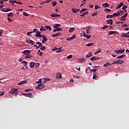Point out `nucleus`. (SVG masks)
<instances>
[{"label":"nucleus","instance_id":"7ed1b4c3","mask_svg":"<svg viewBox=\"0 0 129 129\" xmlns=\"http://www.w3.org/2000/svg\"><path fill=\"white\" fill-rule=\"evenodd\" d=\"M23 95L26 97H29L30 98H32L33 97L32 93H23Z\"/></svg>","mask_w":129,"mask_h":129},{"label":"nucleus","instance_id":"3c124183","mask_svg":"<svg viewBox=\"0 0 129 129\" xmlns=\"http://www.w3.org/2000/svg\"><path fill=\"white\" fill-rule=\"evenodd\" d=\"M74 78H75V79H80V77H79V76H77V75H74Z\"/></svg>","mask_w":129,"mask_h":129},{"label":"nucleus","instance_id":"c03bdc74","mask_svg":"<svg viewBox=\"0 0 129 129\" xmlns=\"http://www.w3.org/2000/svg\"><path fill=\"white\" fill-rule=\"evenodd\" d=\"M24 91L25 92H30L31 91V89H26L24 90Z\"/></svg>","mask_w":129,"mask_h":129},{"label":"nucleus","instance_id":"58836bf2","mask_svg":"<svg viewBox=\"0 0 129 129\" xmlns=\"http://www.w3.org/2000/svg\"><path fill=\"white\" fill-rule=\"evenodd\" d=\"M32 58V56L30 54L27 55V56H25V58Z\"/></svg>","mask_w":129,"mask_h":129},{"label":"nucleus","instance_id":"1a4fd4ad","mask_svg":"<svg viewBox=\"0 0 129 129\" xmlns=\"http://www.w3.org/2000/svg\"><path fill=\"white\" fill-rule=\"evenodd\" d=\"M36 64V62L32 61L29 63V67H30V68H34Z\"/></svg>","mask_w":129,"mask_h":129},{"label":"nucleus","instance_id":"f257e3e1","mask_svg":"<svg viewBox=\"0 0 129 129\" xmlns=\"http://www.w3.org/2000/svg\"><path fill=\"white\" fill-rule=\"evenodd\" d=\"M9 94L11 95H17L18 94V89L15 88V89H11V91L9 92Z\"/></svg>","mask_w":129,"mask_h":129},{"label":"nucleus","instance_id":"4c0bfd02","mask_svg":"<svg viewBox=\"0 0 129 129\" xmlns=\"http://www.w3.org/2000/svg\"><path fill=\"white\" fill-rule=\"evenodd\" d=\"M12 11V9H6V11H4V12L7 13L8 12Z\"/></svg>","mask_w":129,"mask_h":129},{"label":"nucleus","instance_id":"bf43d9fd","mask_svg":"<svg viewBox=\"0 0 129 129\" xmlns=\"http://www.w3.org/2000/svg\"><path fill=\"white\" fill-rule=\"evenodd\" d=\"M21 69L26 70L27 69H28V68L26 66H24L23 68H21Z\"/></svg>","mask_w":129,"mask_h":129},{"label":"nucleus","instance_id":"bb28decb","mask_svg":"<svg viewBox=\"0 0 129 129\" xmlns=\"http://www.w3.org/2000/svg\"><path fill=\"white\" fill-rule=\"evenodd\" d=\"M41 38H42V39H43V40H42V41H48V39H47V37H46L45 36H44V35L42 36L41 37Z\"/></svg>","mask_w":129,"mask_h":129},{"label":"nucleus","instance_id":"6e6d98bb","mask_svg":"<svg viewBox=\"0 0 129 129\" xmlns=\"http://www.w3.org/2000/svg\"><path fill=\"white\" fill-rule=\"evenodd\" d=\"M72 57L73 56L72 55H69L68 56V57H67V58H68V59H71Z\"/></svg>","mask_w":129,"mask_h":129},{"label":"nucleus","instance_id":"aec40b11","mask_svg":"<svg viewBox=\"0 0 129 129\" xmlns=\"http://www.w3.org/2000/svg\"><path fill=\"white\" fill-rule=\"evenodd\" d=\"M98 59H99V58H98V57H92V58H91L90 60H91L92 61H94V60H98Z\"/></svg>","mask_w":129,"mask_h":129},{"label":"nucleus","instance_id":"c756f323","mask_svg":"<svg viewBox=\"0 0 129 129\" xmlns=\"http://www.w3.org/2000/svg\"><path fill=\"white\" fill-rule=\"evenodd\" d=\"M127 33H124L123 34L121 35V37L122 38H127Z\"/></svg>","mask_w":129,"mask_h":129},{"label":"nucleus","instance_id":"052dcab7","mask_svg":"<svg viewBox=\"0 0 129 129\" xmlns=\"http://www.w3.org/2000/svg\"><path fill=\"white\" fill-rule=\"evenodd\" d=\"M27 43H29V44H31V45H34L35 44V42L33 41H31L30 42H27Z\"/></svg>","mask_w":129,"mask_h":129},{"label":"nucleus","instance_id":"423d86ee","mask_svg":"<svg viewBox=\"0 0 129 129\" xmlns=\"http://www.w3.org/2000/svg\"><path fill=\"white\" fill-rule=\"evenodd\" d=\"M31 51L30 50H25L23 51V53L25 55H30Z\"/></svg>","mask_w":129,"mask_h":129},{"label":"nucleus","instance_id":"c85d7f7f","mask_svg":"<svg viewBox=\"0 0 129 129\" xmlns=\"http://www.w3.org/2000/svg\"><path fill=\"white\" fill-rule=\"evenodd\" d=\"M44 28H45L47 30H48L49 31H50L51 30V27L50 26H46L44 27Z\"/></svg>","mask_w":129,"mask_h":129},{"label":"nucleus","instance_id":"e433bc0d","mask_svg":"<svg viewBox=\"0 0 129 129\" xmlns=\"http://www.w3.org/2000/svg\"><path fill=\"white\" fill-rule=\"evenodd\" d=\"M37 54H38L39 56H42L43 53L41 52V50H39L38 52H37Z\"/></svg>","mask_w":129,"mask_h":129},{"label":"nucleus","instance_id":"393cba45","mask_svg":"<svg viewBox=\"0 0 129 129\" xmlns=\"http://www.w3.org/2000/svg\"><path fill=\"white\" fill-rule=\"evenodd\" d=\"M115 33H116V31H109L108 35L109 36L112 35L114 34Z\"/></svg>","mask_w":129,"mask_h":129},{"label":"nucleus","instance_id":"8fccbe9b","mask_svg":"<svg viewBox=\"0 0 129 129\" xmlns=\"http://www.w3.org/2000/svg\"><path fill=\"white\" fill-rule=\"evenodd\" d=\"M46 49V47L45 46H41V48H40V49L41 50V51H43Z\"/></svg>","mask_w":129,"mask_h":129},{"label":"nucleus","instance_id":"f8f14e48","mask_svg":"<svg viewBox=\"0 0 129 129\" xmlns=\"http://www.w3.org/2000/svg\"><path fill=\"white\" fill-rule=\"evenodd\" d=\"M60 15L59 14H51V17L52 18H57V17H60Z\"/></svg>","mask_w":129,"mask_h":129},{"label":"nucleus","instance_id":"cd10ccee","mask_svg":"<svg viewBox=\"0 0 129 129\" xmlns=\"http://www.w3.org/2000/svg\"><path fill=\"white\" fill-rule=\"evenodd\" d=\"M47 30V29H45L43 26H41V28H40V31H45Z\"/></svg>","mask_w":129,"mask_h":129},{"label":"nucleus","instance_id":"ddd939ff","mask_svg":"<svg viewBox=\"0 0 129 129\" xmlns=\"http://www.w3.org/2000/svg\"><path fill=\"white\" fill-rule=\"evenodd\" d=\"M61 25L59 24H55L53 26V28H59Z\"/></svg>","mask_w":129,"mask_h":129},{"label":"nucleus","instance_id":"79ce46f5","mask_svg":"<svg viewBox=\"0 0 129 129\" xmlns=\"http://www.w3.org/2000/svg\"><path fill=\"white\" fill-rule=\"evenodd\" d=\"M36 44L39 45V46H40V47H42V44L41 42H36Z\"/></svg>","mask_w":129,"mask_h":129},{"label":"nucleus","instance_id":"69168bd1","mask_svg":"<svg viewBox=\"0 0 129 129\" xmlns=\"http://www.w3.org/2000/svg\"><path fill=\"white\" fill-rule=\"evenodd\" d=\"M22 63L24 64V66H26L27 65V61H26L25 60H23V61H22Z\"/></svg>","mask_w":129,"mask_h":129},{"label":"nucleus","instance_id":"a878e982","mask_svg":"<svg viewBox=\"0 0 129 129\" xmlns=\"http://www.w3.org/2000/svg\"><path fill=\"white\" fill-rule=\"evenodd\" d=\"M75 30V28H71L70 29H69V30L68 31V32H69V33H72L74 32Z\"/></svg>","mask_w":129,"mask_h":129},{"label":"nucleus","instance_id":"e2e57ef3","mask_svg":"<svg viewBox=\"0 0 129 129\" xmlns=\"http://www.w3.org/2000/svg\"><path fill=\"white\" fill-rule=\"evenodd\" d=\"M7 21H8V22H10L13 21V20H12V19H11V18H10L9 17H8V18H7Z\"/></svg>","mask_w":129,"mask_h":129},{"label":"nucleus","instance_id":"72a5a7b5","mask_svg":"<svg viewBox=\"0 0 129 129\" xmlns=\"http://www.w3.org/2000/svg\"><path fill=\"white\" fill-rule=\"evenodd\" d=\"M104 12H105L106 13H110V12H111V10H110L109 9H104Z\"/></svg>","mask_w":129,"mask_h":129},{"label":"nucleus","instance_id":"f704fd0d","mask_svg":"<svg viewBox=\"0 0 129 129\" xmlns=\"http://www.w3.org/2000/svg\"><path fill=\"white\" fill-rule=\"evenodd\" d=\"M87 11V9H82V10H80V13H83L84 12H86Z\"/></svg>","mask_w":129,"mask_h":129},{"label":"nucleus","instance_id":"9b49d317","mask_svg":"<svg viewBox=\"0 0 129 129\" xmlns=\"http://www.w3.org/2000/svg\"><path fill=\"white\" fill-rule=\"evenodd\" d=\"M106 23L109 25H112L113 24V20L112 19H109L106 21Z\"/></svg>","mask_w":129,"mask_h":129},{"label":"nucleus","instance_id":"4be33fe9","mask_svg":"<svg viewBox=\"0 0 129 129\" xmlns=\"http://www.w3.org/2000/svg\"><path fill=\"white\" fill-rule=\"evenodd\" d=\"M79 62H86V59L85 58H81L79 59Z\"/></svg>","mask_w":129,"mask_h":129},{"label":"nucleus","instance_id":"ea45409f","mask_svg":"<svg viewBox=\"0 0 129 129\" xmlns=\"http://www.w3.org/2000/svg\"><path fill=\"white\" fill-rule=\"evenodd\" d=\"M7 17H13V13H9L8 15H7Z\"/></svg>","mask_w":129,"mask_h":129},{"label":"nucleus","instance_id":"20e7f679","mask_svg":"<svg viewBox=\"0 0 129 129\" xmlns=\"http://www.w3.org/2000/svg\"><path fill=\"white\" fill-rule=\"evenodd\" d=\"M44 87H45L44 85L41 84H39L37 87H35V89L37 90H40V89H42V88H44Z\"/></svg>","mask_w":129,"mask_h":129},{"label":"nucleus","instance_id":"473e14b6","mask_svg":"<svg viewBox=\"0 0 129 129\" xmlns=\"http://www.w3.org/2000/svg\"><path fill=\"white\" fill-rule=\"evenodd\" d=\"M93 45H94V43H88L86 45V46H93Z\"/></svg>","mask_w":129,"mask_h":129},{"label":"nucleus","instance_id":"7c9ffc66","mask_svg":"<svg viewBox=\"0 0 129 129\" xmlns=\"http://www.w3.org/2000/svg\"><path fill=\"white\" fill-rule=\"evenodd\" d=\"M109 66H111V64H110L109 62H107V63L103 64V67H107Z\"/></svg>","mask_w":129,"mask_h":129},{"label":"nucleus","instance_id":"680f3d73","mask_svg":"<svg viewBox=\"0 0 129 129\" xmlns=\"http://www.w3.org/2000/svg\"><path fill=\"white\" fill-rule=\"evenodd\" d=\"M97 15H98V12H95L94 13L92 14V16H96Z\"/></svg>","mask_w":129,"mask_h":129},{"label":"nucleus","instance_id":"4468645a","mask_svg":"<svg viewBox=\"0 0 129 129\" xmlns=\"http://www.w3.org/2000/svg\"><path fill=\"white\" fill-rule=\"evenodd\" d=\"M80 9H72V11H73V12H74V13H77L79 12H80Z\"/></svg>","mask_w":129,"mask_h":129},{"label":"nucleus","instance_id":"6ab92c4d","mask_svg":"<svg viewBox=\"0 0 129 129\" xmlns=\"http://www.w3.org/2000/svg\"><path fill=\"white\" fill-rule=\"evenodd\" d=\"M62 51H63L62 47H59L57 49V51H56L55 53H59Z\"/></svg>","mask_w":129,"mask_h":129},{"label":"nucleus","instance_id":"864d4df0","mask_svg":"<svg viewBox=\"0 0 129 129\" xmlns=\"http://www.w3.org/2000/svg\"><path fill=\"white\" fill-rule=\"evenodd\" d=\"M34 47H35V49H39V48L41 47L42 46H37L36 45H34Z\"/></svg>","mask_w":129,"mask_h":129},{"label":"nucleus","instance_id":"b1692460","mask_svg":"<svg viewBox=\"0 0 129 129\" xmlns=\"http://www.w3.org/2000/svg\"><path fill=\"white\" fill-rule=\"evenodd\" d=\"M59 35H60V33L53 34V35H52V37H55L59 36Z\"/></svg>","mask_w":129,"mask_h":129},{"label":"nucleus","instance_id":"412c9836","mask_svg":"<svg viewBox=\"0 0 129 129\" xmlns=\"http://www.w3.org/2000/svg\"><path fill=\"white\" fill-rule=\"evenodd\" d=\"M109 27H110V26L104 25V26H103V27H101V30H104V29H106L109 28Z\"/></svg>","mask_w":129,"mask_h":129},{"label":"nucleus","instance_id":"c9c22d12","mask_svg":"<svg viewBox=\"0 0 129 129\" xmlns=\"http://www.w3.org/2000/svg\"><path fill=\"white\" fill-rule=\"evenodd\" d=\"M126 16H121V19H120V21H125V19L126 18Z\"/></svg>","mask_w":129,"mask_h":129},{"label":"nucleus","instance_id":"9d476101","mask_svg":"<svg viewBox=\"0 0 129 129\" xmlns=\"http://www.w3.org/2000/svg\"><path fill=\"white\" fill-rule=\"evenodd\" d=\"M123 3H121L118 5L117 7H115V9L118 10V9L121 8V7L124 6Z\"/></svg>","mask_w":129,"mask_h":129},{"label":"nucleus","instance_id":"603ef678","mask_svg":"<svg viewBox=\"0 0 129 129\" xmlns=\"http://www.w3.org/2000/svg\"><path fill=\"white\" fill-rule=\"evenodd\" d=\"M99 53H101V50H98V51L95 52V54H97Z\"/></svg>","mask_w":129,"mask_h":129},{"label":"nucleus","instance_id":"a19ab883","mask_svg":"<svg viewBox=\"0 0 129 129\" xmlns=\"http://www.w3.org/2000/svg\"><path fill=\"white\" fill-rule=\"evenodd\" d=\"M88 13V12L83 13L82 15H80V17H83L84 16H85L86 14H87Z\"/></svg>","mask_w":129,"mask_h":129},{"label":"nucleus","instance_id":"09e8293b","mask_svg":"<svg viewBox=\"0 0 129 129\" xmlns=\"http://www.w3.org/2000/svg\"><path fill=\"white\" fill-rule=\"evenodd\" d=\"M111 15H112L113 16H114V17H117V16H121V15H118V14H116L115 13H114V14H113Z\"/></svg>","mask_w":129,"mask_h":129},{"label":"nucleus","instance_id":"2f4dec72","mask_svg":"<svg viewBox=\"0 0 129 129\" xmlns=\"http://www.w3.org/2000/svg\"><path fill=\"white\" fill-rule=\"evenodd\" d=\"M92 56V53L91 52H90L87 55H86V57L89 58V57H91Z\"/></svg>","mask_w":129,"mask_h":129},{"label":"nucleus","instance_id":"338daca9","mask_svg":"<svg viewBox=\"0 0 129 129\" xmlns=\"http://www.w3.org/2000/svg\"><path fill=\"white\" fill-rule=\"evenodd\" d=\"M98 77L97 76L95 75V74H94V75H93V76L92 77V79H93L94 80L96 79Z\"/></svg>","mask_w":129,"mask_h":129},{"label":"nucleus","instance_id":"37998d69","mask_svg":"<svg viewBox=\"0 0 129 129\" xmlns=\"http://www.w3.org/2000/svg\"><path fill=\"white\" fill-rule=\"evenodd\" d=\"M57 31H58V32H60L62 30L61 28H55V29Z\"/></svg>","mask_w":129,"mask_h":129},{"label":"nucleus","instance_id":"dca6fc26","mask_svg":"<svg viewBox=\"0 0 129 129\" xmlns=\"http://www.w3.org/2000/svg\"><path fill=\"white\" fill-rule=\"evenodd\" d=\"M126 56V55H119L118 56L116 57V59H121L123 58L124 57H125Z\"/></svg>","mask_w":129,"mask_h":129},{"label":"nucleus","instance_id":"39448f33","mask_svg":"<svg viewBox=\"0 0 129 129\" xmlns=\"http://www.w3.org/2000/svg\"><path fill=\"white\" fill-rule=\"evenodd\" d=\"M46 83V81L44 79H40L38 81H35V83L36 84H44Z\"/></svg>","mask_w":129,"mask_h":129},{"label":"nucleus","instance_id":"5701e85b","mask_svg":"<svg viewBox=\"0 0 129 129\" xmlns=\"http://www.w3.org/2000/svg\"><path fill=\"white\" fill-rule=\"evenodd\" d=\"M115 61L117 63V64H122L123 63V61L121 60H117Z\"/></svg>","mask_w":129,"mask_h":129},{"label":"nucleus","instance_id":"49530a36","mask_svg":"<svg viewBox=\"0 0 129 129\" xmlns=\"http://www.w3.org/2000/svg\"><path fill=\"white\" fill-rule=\"evenodd\" d=\"M26 42L29 43L30 42L33 41V40H31L30 39V38H26Z\"/></svg>","mask_w":129,"mask_h":129},{"label":"nucleus","instance_id":"4d7b16f0","mask_svg":"<svg viewBox=\"0 0 129 129\" xmlns=\"http://www.w3.org/2000/svg\"><path fill=\"white\" fill-rule=\"evenodd\" d=\"M41 80H44L45 82L50 81V79H48V78H45V79H41Z\"/></svg>","mask_w":129,"mask_h":129},{"label":"nucleus","instance_id":"0e129e2a","mask_svg":"<svg viewBox=\"0 0 129 129\" xmlns=\"http://www.w3.org/2000/svg\"><path fill=\"white\" fill-rule=\"evenodd\" d=\"M98 9H100V7H98L97 5L95 6V10H98Z\"/></svg>","mask_w":129,"mask_h":129},{"label":"nucleus","instance_id":"a18cd8bd","mask_svg":"<svg viewBox=\"0 0 129 129\" xmlns=\"http://www.w3.org/2000/svg\"><path fill=\"white\" fill-rule=\"evenodd\" d=\"M23 16H26V17L29 16V14H28V13H27L25 12H23Z\"/></svg>","mask_w":129,"mask_h":129},{"label":"nucleus","instance_id":"5fc2aeb1","mask_svg":"<svg viewBox=\"0 0 129 129\" xmlns=\"http://www.w3.org/2000/svg\"><path fill=\"white\" fill-rule=\"evenodd\" d=\"M56 4H57V2H52V5H53V7L56 6Z\"/></svg>","mask_w":129,"mask_h":129},{"label":"nucleus","instance_id":"2eb2a0df","mask_svg":"<svg viewBox=\"0 0 129 129\" xmlns=\"http://www.w3.org/2000/svg\"><path fill=\"white\" fill-rule=\"evenodd\" d=\"M109 6H110V5L108 3H104L103 4V7L104 8H108Z\"/></svg>","mask_w":129,"mask_h":129},{"label":"nucleus","instance_id":"de8ad7c7","mask_svg":"<svg viewBox=\"0 0 129 129\" xmlns=\"http://www.w3.org/2000/svg\"><path fill=\"white\" fill-rule=\"evenodd\" d=\"M97 69H93V70H91V72H94V74H95V73H96V72H97Z\"/></svg>","mask_w":129,"mask_h":129},{"label":"nucleus","instance_id":"774afa93","mask_svg":"<svg viewBox=\"0 0 129 129\" xmlns=\"http://www.w3.org/2000/svg\"><path fill=\"white\" fill-rule=\"evenodd\" d=\"M35 66L36 68H38L40 66V63H36Z\"/></svg>","mask_w":129,"mask_h":129},{"label":"nucleus","instance_id":"13d9d810","mask_svg":"<svg viewBox=\"0 0 129 129\" xmlns=\"http://www.w3.org/2000/svg\"><path fill=\"white\" fill-rule=\"evenodd\" d=\"M127 8V7L126 5H124L123 7H122V8H121V9H122V10H125Z\"/></svg>","mask_w":129,"mask_h":129},{"label":"nucleus","instance_id":"a211bd4d","mask_svg":"<svg viewBox=\"0 0 129 129\" xmlns=\"http://www.w3.org/2000/svg\"><path fill=\"white\" fill-rule=\"evenodd\" d=\"M114 17H115V16H112L111 15H108L106 16L107 19H111V18H113Z\"/></svg>","mask_w":129,"mask_h":129},{"label":"nucleus","instance_id":"0eeeda50","mask_svg":"<svg viewBox=\"0 0 129 129\" xmlns=\"http://www.w3.org/2000/svg\"><path fill=\"white\" fill-rule=\"evenodd\" d=\"M43 36V35L41 34V32L40 31L36 32V34L35 35V37H38V38H42V37Z\"/></svg>","mask_w":129,"mask_h":129},{"label":"nucleus","instance_id":"f03ea898","mask_svg":"<svg viewBox=\"0 0 129 129\" xmlns=\"http://www.w3.org/2000/svg\"><path fill=\"white\" fill-rule=\"evenodd\" d=\"M125 49H121V50H114V53L116 54H122V53L124 52Z\"/></svg>","mask_w":129,"mask_h":129},{"label":"nucleus","instance_id":"f3484780","mask_svg":"<svg viewBox=\"0 0 129 129\" xmlns=\"http://www.w3.org/2000/svg\"><path fill=\"white\" fill-rule=\"evenodd\" d=\"M27 83V81L25 80V81H22L20 82V83H18V85H22V84H25Z\"/></svg>","mask_w":129,"mask_h":129},{"label":"nucleus","instance_id":"6e6552de","mask_svg":"<svg viewBox=\"0 0 129 129\" xmlns=\"http://www.w3.org/2000/svg\"><path fill=\"white\" fill-rule=\"evenodd\" d=\"M56 78L57 79H61L62 78V75L60 73H56Z\"/></svg>","mask_w":129,"mask_h":129}]
</instances>
